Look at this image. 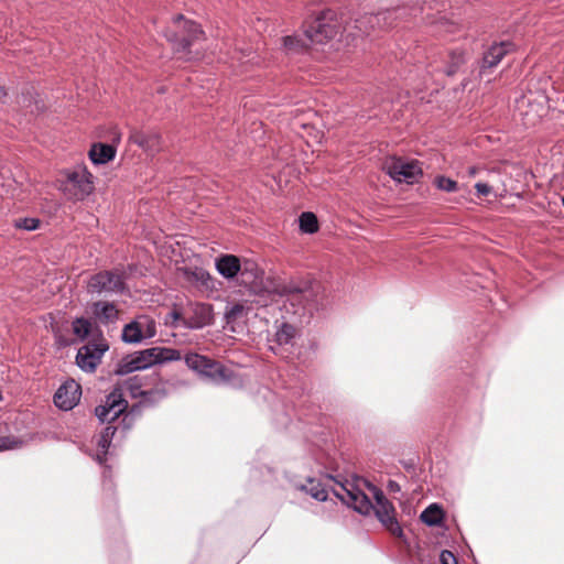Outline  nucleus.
Returning <instances> with one entry per match:
<instances>
[{"label": "nucleus", "instance_id": "nucleus-1", "mask_svg": "<svg viewBox=\"0 0 564 564\" xmlns=\"http://www.w3.org/2000/svg\"><path fill=\"white\" fill-rule=\"evenodd\" d=\"M181 359L177 349L167 347H151L123 357L117 365L116 375L124 376L138 370L147 369L158 364L176 361Z\"/></svg>", "mask_w": 564, "mask_h": 564}, {"label": "nucleus", "instance_id": "nucleus-2", "mask_svg": "<svg viewBox=\"0 0 564 564\" xmlns=\"http://www.w3.org/2000/svg\"><path fill=\"white\" fill-rule=\"evenodd\" d=\"M344 30L343 17L335 10L321 11L305 29L306 40L311 44H324Z\"/></svg>", "mask_w": 564, "mask_h": 564}, {"label": "nucleus", "instance_id": "nucleus-3", "mask_svg": "<svg viewBox=\"0 0 564 564\" xmlns=\"http://www.w3.org/2000/svg\"><path fill=\"white\" fill-rule=\"evenodd\" d=\"M175 30H167L165 37L173 44L175 53L191 54V47L198 41L204 40V31L194 21L185 20L183 15L174 19Z\"/></svg>", "mask_w": 564, "mask_h": 564}, {"label": "nucleus", "instance_id": "nucleus-4", "mask_svg": "<svg viewBox=\"0 0 564 564\" xmlns=\"http://www.w3.org/2000/svg\"><path fill=\"white\" fill-rule=\"evenodd\" d=\"M275 292L294 307V314L312 313L316 308V292L307 282L284 283L278 285Z\"/></svg>", "mask_w": 564, "mask_h": 564}, {"label": "nucleus", "instance_id": "nucleus-5", "mask_svg": "<svg viewBox=\"0 0 564 564\" xmlns=\"http://www.w3.org/2000/svg\"><path fill=\"white\" fill-rule=\"evenodd\" d=\"M382 170L398 183L414 184L423 175L419 161L399 156L387 158L382 163Z\"/></svg>", "mask_w": 564, "mask_h": 564}, {"label": "nucleus", "instance_id": "nucleus-6", "mask_svg": "<svg viewBox=\"0 0 564 564\" xmlns=\"http://www.w3.org/2000/svg\"><path fill=\"white\" fill-rule=\"evenodd\" d=\"M371 494L376 500L373 513L376 514L377 519L380 521L382 527L393 536L402 538L403 530L399 524L395 514V508L392 502H390L383 495L382 490L376 486H371Z\"/></svg>", "mask_w": 564, "mask_h": 564}, {"label": "nucleus", "instance_id": "nucleus-7", "mask_svg": "<svg viewBox=\"0 0 564 564\" xmlns=\"http://www.w3.org/2000/svg\"><path fill=\"white\" fill-rule=\"evenodd\" d=\"M93 175L85 169L78 167L67 173L63 191L72 200H83L94 189Z\"/></svg>", "mask_w": 564, "mask_h": 564}, {"label": "nucleus", "instance_id": "nucleus-8", "mask_svg": "<svg viewBox=\"0 0 564 564\" xmlns=\"http://www.w3.org/2000/svg\"><path fill=\"white\" fill-rule=\"evenodd\" d=\"M124 290L123 276L115 271H101L90 276L88 293H119Z\"/></svg>", "mask_w": 564, "mask_h": 564}, {"label": "nucleus", "instance_id": "nucleus-9", "mask_svg": "<svg viewBox=\"0 0 564 564\" xmlns=\"http://www.w3.org/2000/svg\"><path fill=\"white\" fill-rule=\"evenodd\" d=\"M185 364L189 369L212 380L226 379L225 367L220 362L215 361L206 356L194 352L187 354L185 356Z\"/></svg>", "mask_w": 564, "mask_h": 564}, {"label": "nucleus", "instance_id": "nucleus-10", "mask_svg": "<svg viewBox=\"0 0 564 564\" xmlns=\"http://www.w3.org/2000/svg\"><path fill=\"white\" fill-rule=\"evenodd\" d=\"M128 408V401L123 398L121 389H113L107 397L104 404L95 409L96 416L104 423H111L119 417Z\"/></svg>", "mask_w": 564, "mask_h": 564}, {"label": "nucleus", "instance_id": "nucleus-11", "mask_svg": "<svg viewBox=\"0 0 564 564\" xmlns=\"http://www.w3.org/2000/svg\"><path fill=\"white\" fill-rule=\"evenodd\" d=\"M108 348V344L105 340L84 345L76 355L77 366L86 372H94Z\"/></svg>", "mask_w": 564, "mask_h": 564}, {"label": "nucleus", "instance_id": "nucleus-12", "mask_svg": "<svg viewBox=\"0 0 564 564\" xmlns=\"http://www.w3.org/2000/svg\"><path fill=\"white\" fill-rule=\"evenodd\" d=\"M297 329L289 324L282 323L276 329L271 350L283 358H288L295 344Z\"/></svg>", "mask_w": 564, "mask_h": 564}, {"label": "nucleus", "instance_id": "nucleus-13", "mask_svg": "<svg viewBox=\"0 0 564 564\" xmlns=\"http://www.w3.org/2000/svg\"><path fill=\"white\" fill-rule=\"evenodd\" d=\"M82 388L75 380L65 381L54 394V403L64 411L72 410L80 400Z\"/></svg>", "mask_w": 564, "mask_h": 564}, {"label": "nucleus", "instance_id": "nucleus-14", "mask_svg": "<svg viewBox=\"0 0 564 564\" xmlns=\"http://www.w3.org/2000/svg\"><path fill=\"white\" fill-rule=\"evenodd\" d=\"M404 12V9L395 8L386 10L382 12H378L377 14L366 15L360 20H357V24L355 29L361 30V26H370L373 29L375 26H379L381 29L392 28L394 26V20L401 17Z\"/></svg>", "mask_w": 564, "mask_h": 564}, {"label": "nucleus", "instance_id": "nucleus-15", "mask_svg": "<svg viewBox=\"0 0 564 564\" xmlns=\"http://www.w3.org/2000/svg\"><path fill=\"white\" fill-rule=\"evenodd\" d=\"M192 315L183 319V325L189 329H199L213 324L214 314L210 304L195 303L191 307Z\"/></svg>", "mask_w": 564, "mask_h": 564}, {"label": "nucleus", "instance_id": "nucleus-16", "mask_svg": "<svg viewBox=\"0 0 564 564\" xmlns=\"http://www.w3.org/2000/svg\"><path fill=\"white\" fill-rule=\"evenodd\" d=\"M514 50V44L511 42H500L492 44L485 53L480 66V74L495 68L501 59L511 51Z\"/></svg>", "mask_w": 564, "mask_h": 564}, {"label": "nucleus", "instance_id": "nucleus-17", "mask_svg": "<svg viewBox=\"0 0 564 564\" xmlns=\"http://www.w3.org/2000/svg\"><path fill=\"white\" fill-rule=\"evenodd\" d=\"M371 482L367 479L355 475V512H358L364 516H368L373 512L375 505L371 502L370 498L362 491V487H367L371 492Z\"/></svg>", "mask_w": 564, "mask_h": 564}, {"label": "nucleus", "instance_id": "nucleus-18", "mask_svg": "<svg viewBox=\"0 0 564 564\" xmlns=\"http://www.w3.org/2000/svg\"><path fill=\"white\" fill-rule=\"evenodd\" d=\"M90 313L94 319L102 325L116 323L119 319V310L107 301H97L90 305Z\"/></svg>", "mask_w": 564, "mask_h": 564}, {"label": "nucleus", "instance_id": "nucleus-19", "mask_svg": "<svg viewBox=\"0 0 564 564\" xmlns=\"http://www.w3.org/2000/svg\"><path fill=\"white\" fill-rule=\"evenodd\" d=\"M130 141L148 152H156L161 147V137L155 131H133Z\"/></svg>", "mask_w": 564, "mask_h": 564}, {"label": "nucleus", "instance_id": "nucleus-20", "mask_svg": "<svg viewBox=\"0 0 564 564\" xmlns=\"http://www.w3.org/2000/svg\"><path fill=\"white\" fill-rule=\"evenodd\" d=\"M116 155V148L112 144L95 143L89 151V158L95 164H106Z\"/></svg>", "mask_w": 564, "mask_h": 564}, {"label": "nucleus", "instance_id": "nucleus-21", "mask_svg": "<svg viewBox=\"0 0 564 564\" xmlns=\"http://www.w3.org/2000/svg\"><path fill=\"white\" fill-rule=\"evenodd\" d=\"M216 268L223 276L231 279L240 271V261L232 254L221 256L216 261Z\"/></svg>", "mask_w": 564, "mask_h": 564}, {"label": "nucleus", "instance_id": "nucleus-22", "mask_svg": "<svg viewBox=\"0 0 564 564\" xmlns=\"http://www.w3.org/2000/svg\"><path fill=\"white\" fill-rule=\"evenodd\" d=\"M148 380L155 383L160 378L158 373H152L150 377L134 376L128 379L127 388L133 398L142 397L144 388L148 387Z\"/></svg>", "mask_w": 564, "mask_h": 564}, {"label": "nucleus", "instance_id": "nucleus-23", "mask_svg": "<svg viewBox=\"0 0 564 564\" xmlns=\"http://www.w3.org/2000/svg\"><path fill=\"white\" fill-rule=\"evenodd\" d=\"M117 429L112 425L106 426L102 432L99 435L97 445L99 453L97 455V458L99 463H102L106 460V455L108 452V448L110 447L111 441L116 434Z\"/></svg>", "mask_w": 564, "mask_h": 564}, {"label": "nucleus", "instance_id": "nucleus-24", "mask_svg": "<svg viewBox=\"0 0 564 564\" xmlns=\"http://www.w3.org/2000/svg\"><path fill=\"white\" fill-rule=\"evenodd\" d=\"M121 338L124 343L128 344L141 343L144 338L143 334L141 333L140 323H138V321L134 319L129 324L124 325Z\"/></svg>", "mask_w": 564, "mask_h": 564}, {"label": "nucleus", "instance_id": "nucleus-25", "mask_svg": "<svg viewBox=\"0 0 564 564\" xmlns=\"http://www.w3.org/2000/svg\"><path fill=\"white\" fill-rule=\"evenodd\" d=\"M302 489L318 501H325L328 498V491L325 486L315 479H308L307 484L302 486Z\"/></svg>", "mask_w": 564, "mask_h": 564}, {"label": "nucleus", "instance_id": "nucleus-26", "mask_svg": "<svg viewBox=\"0 0 564 564\" xmlns=\"http://www.w3.org/2000/svg\"><path fill=\"white\" fill-rule=\"evenodd\" d=\"M420 518L430 527L437 525L443 520V511L437 505H431L421 513Z\"/></svg>", "mask_w": 564, "mask_h": 564}, {"label": "nucleus", "instance_id": "nucleus-27", "mask_svg": "<svg viewBox=\"0 0 564 564\" xmlns=\"http://www.w3.org/2000/svg\"><path fill=\"white\" fill-rule=\"evenodd\" d=\"M300 229L304 234H314L318 230V220L315 214L304 212L299 218Z\"/></svg>", "mask_w": 564, "mask_h": 564}, {"label": "nucleus", "instance_id": "nucleus-28", "mask_svg": "<svg viewBox=\"0 0 564 564\" xmlns=\"http://www.w3.org/2000/svg\"><path fill=\"white\" fill-rule=\"evenodd\" d=\"M72 327L73 333L77 337H79L80 339H85L91 330V323L84 317H79L73 322Z\"/></svg>", "mask_w": 564, "mask_h": 564}, {"label": "nucleus", "instance_id": "nucleus-29", "mask_svg": "<svg viewBox=\"0 0 564 564\" xmlns=\"http://www.w3.org/2000/svg\"><path fill=\"white\" fill-rule=\"evenodd\" d=\"M138 323H140L141 333L143 334V338H152L156 334V324L149 316H140L137 318Z\"/></svg>", "mask_w": 564, "mask_h": 564}, {"label": "nucleus", "instance_id": "nucleus-30", "mask_svg": "<svg viewBox=\"0 0 564 564\" xmlns=\"http://www.w3.org/2000/svg\"><path fill=\"white\" fill-rule=\"evenodd\" d=\"M166 395V391L162 386H155L154 388H150L144 390L142 394V399L148 403H155L162 400Z\"/></svg>", "mask_w": 564, "mask_h": 564}, {"label": "nucleus", "instance_id": "nucleus-31", "mask_svg": "<svg viewBox=\"0 0 564 564\" xmlns=\"http://www.w3.org/2000/svg\"><path fill=\"white\" fill-rule=\"evenodd\" d=\"M434 184L438 189L447 192V193L456 192L458 188L456 181H454L449 177L443 176V175L436 176Z\"/></svg>", "mask_w": 564, "mask_h": 564}, {"label": "nucleus", "instance_id": "nucleus-32", "mask_svg": "<svg viewBox=\"0 0 564 564\" xmlns=\"http://www.w3.org/2000/svg\"><path fill=\"white\" fill-rule=\"evenodd\" d=\"M256 54L251 51V48H243V47H235L234 55L231 56L232 65L235 62H238L240 64H243V58H247V62H253L256 58Z\"/></svg>", "mask_w": 564, "mask_h": 564}, {"label": "nucleus", "instance_id": "nucleus-33", "mask_svg": "<svg viewBox=\"0 0 564 564\" xmlns=\"http://www.w3.org/2000/svg\"><path fill=\"white\" fill-rule=\"evenodd\" d=\"M40 225V220L37 218H18L14 220V227L18 229H23L28 231L35 230Z\"/></svg>", "mask_w": 564, "mask_h": 564}, {"label": "nucleus", "instance_id": "nucleus-34", "mask_svg": "<svg viewBox=\"0 0 564 564\" xmlns=\"http://www.w3.org/2000/svg\"><path fill=\"white\" fill-rule=\"evenodd\" d=\"M295 112H296V117L291 122L292 129L295 130V131L297 130V128H302L304 130L311 129L312 128V123L311 122H306L304 120H301L299 118V112H301L302 115H304V116H306L308 118L315 117L316 115L314 112H312V111H306L305 112V111L300 110V109H296Z\"/></svg>", "mask_w": 564, "mask_h": 564}, {"label": "nucleus", "instance_id": "nucleus-35", "mask_svg": "<svg viewBox=\"0 0 564 564\" xmlns=\"http://www.w3.org/2000/svg\"><path fill=\"white\" fill-rule=\"evenodd\" d=\"M283 45L289 51H297L300 48L306 47L307 44L296 36L289 35L283 37Z\"/></svg>", "mask_w": 564, "mask_h": 564}, {"label": "nucleus", "instance_id": "nucleus-36", "mask_svg": "<svg viewBox=\"0 0 564 564\" xmlns=\"http://www.w3.org/2000/svg\"><path fill=\"white\" fill-rule=\"evenodd\" d=\"M21 444L22 442L13 436H0V452L17 448Z\"/></svg>", "mask_w": 564, "mask_h": 564}, {"label": "nucleus", "instance_id": "nucleus-37", "mask_svg": "<svg viewBox=\"0 0 564 564\" xmlns=\"http://www.w3.org/2000/svg\"><path fill=\"white\" fill-rule=\"evenodd\" d=\"M192 278H193V280L199 282L202 285H204L206 288H208L209 282H212V276L209 275L208 272H206L203 269H196L195 271H193Z\"/></svg>", "mask_w": 564, "mask_h": 564}, {"label": "nucleus", "instance_id": "nucleus-38", "mask_svg": "<svg viewBox=\"0 0 564 564\" xmlns=\"http://www.w3.org/2000/svg\"><path fill=\"white\" fill-rule=\"evenodd\" d=\"M464 63V54L462 52L452 53V65L446 69L447 75H453L456 68Z\"/></svg>", "mask_w": 564, "mask_h": 564}, {"label": "nucleus", "instance_id": "nucleus-39", "mask_svg": "<svg viewBox=\"0 0 564 564\" xmlns=\"http://www.w3.org/2000/svg\"><path fill=\"white\" fill-rule=\"evenodd\" d=\"M440 562H441V564H458L455 555L451 551H447V550H444L441 552Z\"/></svg>", "mask_w": 564, "mask_h": 564}, {"label": "nucleus", "instance_id": "nucleus-40", "mask_svg": "<svg viewBox=\"0 0 564 564\" xmlns=\"http://www.w3.org/2000/svg\"><path fill=\"white\" fill-rule=\"evenodd\" d=\"M475 188L479 196H487L491 192V187L486 183H477Z\"/></svg>", "mask_w": 564, "mask_h": 564}, {"label": "nucleus", "instance_id": "nucleus-41", "mask_svg": "<svg viewBox=\"0 0 564 564\" xmlns=\"http://www.w3.org/2000/svg\"><path fill=\"white\" fill-rule=\"evenodd\" d=\"M341 488L346 491L347 494V499L341 496L340 494L338 492H335V495L347 506V507H350L352 505V491L350 489H347L346 487L341 486Z\"/></svg>", "mask_w": 564, "mask_h": 564}, {"label": "nucleus", "instance_id": "nucleus-42", "mask_svg": "<svg viewBox=\"0 0 564 564\" xmlns=\"http://www.w3.org/2000/svg\"><path fill=\"white\" fill-rule=\"evenodd\" d=\"M243 307L242 305H239V304H236L234 305L228 312H227V317H237L241 312H242Z\"/></svg>", "mask_w": 564, "mask_h": 564}, {"label": "nucleus", "instance_id": "nucleus-43", "mask_svg": "<svg viewBox=\"0 0 564 564\" xmlns=\"http://www.w3.org/2000/svg\"><path fill=\"white\" fill-rule=\"evenodd\" d=\"M170 316L173 321H183L184 318H182V315L178 311L176 310H173L171 313H170Z\"/></svg>", "mask_w": 564, "mask_h": 564}, {"label": "nucleus", "instance_id": "nucleus-44", "mask_svg": "<svg viewBox=\"0 0 564 564\" xmlns=\"http://www.w3.org/2000/svg\"><path fill=\"white\" fill-rule=\"evenodd\" d=\"M389 488L393 491L400 490V486L395 481H392V480L389 481Z\"/></svg>", "mask_w": 564, "mask_h": 564}, {"label": "nucleus", "instance_id": "nucleus-45", "mask_svg": "<svg viewBox=\"0 0 564 564\" xmlns=\"http://www.w3.org/2000/svg\"><path fill=\"white\" fill-rule=\"evenodd\" d=\"M7 96V90L3 86H0V100Z\"/></svg>", "mask_w": 564, "mask_h": 564}, {"label": "nucleus", "instance_id": "nucleus-46", "mask_svg": "<svg viewBox=\"0 0 564 564\" xmlns=\"http://www.w3.org/2000/svg\"><path fill=\"white\" fill-rule=\"evenodd\" d=\"M475 173H476V170H475L474 167H471V169L469 170V174H470V175H475Z\"/></svg>", "mask_w": 564, "mask_h": 564}, {"label": "nucleus", "instance_id": "nucleus-47", "mask_svg": "<svg viewBox=\"0 0 564 564\" xmlns=\"http://www.w3.org/2000/svg\"><path fill=\"white\" fill-rule=\"evenodd\" d=\"M562 204H563V206H564V196L562 197Z\"/></svg>", "mask_w": 564, "mask_h": 564}]
</instances>
